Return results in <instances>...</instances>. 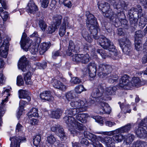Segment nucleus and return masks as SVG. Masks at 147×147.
I'll return each mask as SVG.
<instances>
[{
	"mask_svg": "<svg viewBox=\"0 0 147 147\" xmlns=\"http://www.w3.org/2000/svg\"><path fill=\"white\" fill-rule=\"evenodd\" d=\"M135 45L136 50L137 51H139L142 46L141 40H135Z\"/></svg>",
	"mask_w": 147,
	"mask_h": 147,
	"instance_id": "obj_48",
	"label": "nucleus"
},
{
	"mask_svg": "<svg viewBox=\"0 0 147 147\" xmlns=\"http://www.w3.org/2000/svg\"><path fill=\"white\" fill-rule=\"evenodd\" d=\"M98 8L102 11L103 15L108 18L111 20H113L115 14H114L111 9L110 8L109 4L105 2L98 3Z\"/></svg>",
	"mask_w": 147,
	"mask_h": 147,
	"instance_id": "obj_7",
	"label": "nucleus"
},
{
	"mask_svg": "<svg viewBox=\"0 0 147 147\" xmlns=\"http://www.w3.org/2000/svg\"><path fill=\"white\" fill-rule=\"evenodd\" d=\"M130 83L131 84L132 86H134L136 87H138L140 85L143 84L141 82L140 79L138 77H134L132 78L131 81Z\"/></svg>",
	"mask_w": 147,
	"mask_h": 147,
	"instance_id": "obj_33",
	"label": "nucleus"
},
{
	"mask_svg": "<svg viewBox=\"0 0 147 147\" xmlns=\"http://www.w3.org/2000/svg\"><path fill=\"white\" fill-rule=\"evenodd\" d=\"M100 108L97 111V113L100 114L105 113L109 114L111 112V108L109 105L104 102H101L100 103Z\"/></svg>",
	"mask_w": 147,
	"mask_h": 147,
	"instance_id": "obj_18",
	"label": "nucleus"
},
{
	"mask_svg": "<svg viewBox=\"0 0 147 147\" xmlns=\"http://www.w3.org/2000/svg\"><path fill=\"white\" fill-rule=\"evenodd\" d=\"M71 106L76 108H69L67 109L65 111L66 115H75L78 111L79 112H83L86 111L88 107L87 101L85 99L83 100H77L75 99L72 101L70 103Z\"/></svg>",
	"mask_w": 147,
	"mask_h": 147,
	"instance_id": "obj_5",
	"label": "nucleus"
},
{
	"mask_svg": "<svg viewBox=\"0 0 147 147\" xmlns=\"http://www.w3.org/2000/svg\"><path fill=\"white\" fill-rule=\"evenodd\" d=\"M48 143L51 145L54 144L59 146V147H64L63 144H61L60 142L58 140H57L53 135H50L47 137V140Z\"/></svg>",
	"mask_w": 147,
	"mask_h": 147,
	"instance_id": "obj_24",
	"label": "nucleus"
},
{
	"mask_svg": "<svg viewBox=\"0 0 147 147\" xmlns=\"http://www.w3.org/2000/svg\"><path fill=\"white\" fill-rule=\"evenodd\" d=\"M24 84L22 77L20 76H18L17 78V84L19 86H21L23 85Z\"/></svg>",
	"mask_w": 147,
	"mask_h": 147,
	"instance_id": "obj_50",
	"label": "nucleus"
},
{
	"mask_svg": "<svg viewBox=\"0 0 147 147\" xmlns=\"http://www.w3.org/2000/svg\"><path fill=\"white\" fill-rule=\"evenodd\" d=\"M105 123L107 126L110 127H111L112 126L115 125V123L109 121H106L105 122Z\"/></svg>",
	"mask_w": 147,
	"mask_h": 147,
	"instance_id": "obj_64",
	"label": "nucleus"
},
{
	"mask_svg": "<svg viewBox=\"0 0 147 147\" xmlns=\"http://www.w3.org/2000/svg\"><path fill=\"white\" fill-rule=\"evenodd\" d=\"M147 24V15H142L139 18V26L140 28H144Z\"/></svg>",
	"mask_w": 147,
	"mask_h": 147,
	"instance_id": "obj_30",
	"label": "nucleus"
},
{
	"mask_svg": "<svg viewBox=\"0 0 147 147\" xmlns=\"http://www.w3.org/2000/svg\"><path fill=\"white\" fill-rule=\"evenodd\" d=\"M40 141L41 137L39 135H36L33 139V144L34 146H37L39 144Z\"/></svg>",
	"mask_w": 147,
	"mask_h": 147,
	"instance_id": "obj_43",
	"label": "nucleus"
},
{
	"mask_svg": "<svg viewBox=\"0 0 147 147\" xmlns=\"http://www.w3.org/2000/svg\"><path fill=\"white\" fill-rule=\"evenodd\" d=\"M41 7L43 8H45L47 7L49 4L48 0H40Z\"/></svg>",
	"mask_w": 147,
	"mask_h": 147,
	"instance_id": "obj_55",
	"label": "nucleus"
},
{
	"mask_svg": "<svg viewBox=\"0 0 147 147\" xmlns=\"http://www.w3.org/2000/svg\"><path fill=\"white\" fill-rule=\"evenodd\" d=\"M96 121L99 123L100 124H102L103 123V121L102 120V118L100 116H97L95 117Z\"/></svg>",
	"mask_w": 147,
	"mask_h": 147,
	"instance_id": "obj_61",
	"label": "nucleus"
},
{
	"mask_svg": "<svg viewBox=\"0 0 147 147\" xmlns=\"http://www.w3.org/2000/svg\"><path fill=\"white\" fill-rule=\"evenodd\" d=\"M18 94L19 97L20 98L26 99L28 102L31 100L30 94L27 90H20L18 91Z\"/></svg>",
	"mask_w": 147,
	"mask_h": 147,
	"instance_id": "obj_26",
	"label": "nucleus"
},
{
	"mask_svg": "<svg viewBox=\"0 0 147 147\" xmlns=\"http://www.w3.org/2000/svg\"><path fill=\"white\" fill-rule=\"evenodd\" d=\"M76 92L77 94H80L82 92L86 91V89L83 85H79L76 86L75 89Z\"/></svg>",
	"mask_w": 147,
	"mask_h": 147,
	"instance_id": "obj_42",
	"label": "nucleus"
},
{
	"mask_svg": "<svg viewBox=\"0 0 147 147\" xmlns=\"http://www.w3.org/2000/svg\"><path fill=\"white\" fill-rule=\"evenodd\" d=\"M60 125H58L54 124L51 125V129L52 131L53 132H55L56 131L59 129V127H61Z\"/></svg>",
	"mask_w": 147,
	"mask_h": 147,
	"instance_id": "obj_59",
	"label": "nucleus"
},
{
	"mask_svg": "<svg viewBox=\"0 0 147 147\" xmlns=\"http://www.w3.org/2000/svg\"><path fill=\"white\" fill-rule=\"evenodd\" d=\"M64 120L69 127V129L71 133L74 135L77 134L76 128L80 131H84V136L91 142V144L95 147H103L98 141H96L97 137L96 135L88 131H85L86 127L83 125L77 122L75 118L71 116H66L63 118Z\"/></svg>",
	"mask_w": 147,
	"mask_h": 147,
	"instance_id": "obj_2",
	"label": "nucleus"
},
{
	"mask_svg": "<svg viewBox=\"0 0 147 147\" xmlns=\"http://www.w3.org/2000/svg\"><path fill=\"white\" fill-rule=\"evenodd\" d=\"M144 49H147L145 54H144L142 60V63L145 64L147 63V44L146 43L144 45Z\"/></svg>",
	"mask_w": 147,
	"mask_h": 147,
	"instance_id": "obj_47",
	"label": "nucleus"
},
{
	"mask_svg": "<svg viewBox=\"0 0 147 147\" xmlns=\"http://www.w3.org/2000/svg\"><path fill=\"white\" fill-rule=\"evenodd\" d=\"M105 53V51L103 49H98L97 52L102 57L105 59L107 57H111L113 59H115L117 55L118 54L117 50L115 49L114 46H112V47L108 49Z\"/></svg>",
	"mask_w": 147,
	"mask_h": 147,
	"instance_id": "obj_10",
	"label": "nucleus"
},
{
	"mask_svg": "<svg viewBox=\"0 0 147 147\" xmlns=\"http://www.w3.org/2000/svg\"><path fill=\"white\" fill-rule=\"evenodd\" d=\"M10 91V89H6L4 90V92L3 93V94L6 93V94H7V96L4 99L2 100V102L0 104V125H1L2 122V117L5 113V106L8 101V97L10 95V94L9 93Z\"/></svg>",
	"mask_w": 147,
	"mask_h": 147,
	"instance_id": "obj_12",
	"label": "nucleus"
},
{
	"mask_svg": "<svg viewBox=\"0 0 147 147\" xmlns=\"http://www.w3.org/2000/svg\"><path fill=\"white\" fill-rule=\"evenodd\" d=\"M80 49L79 45H74L73 42L70 40L66 54L67 55L72 56V60L74 61L81 62L82 63H86L90 61V57L88 54H77L74 55V53L79 51Z\"/></svg>",
	"mask_w": 147,
	"mask_h": 147,
	"instance_id": "obj_4",
	"label": "nucleus"
},
{
	"mask_svg": "<svg viewBox=\"0 0 147 147\" xmlns=\"http://www.w3.org/2000/svg\"><path fill=\"white\" fill-rule=\"evenodd\" d=\"M129 21L131 25L132 26H133L136 25L138 21V20L137 19L134 18V17H131L130 18Z\"/></svg>",
	"mask_w": 147,
	"mask_h": 147,
	"instance_id": "obj_56",
	"label": "nucleus"
},
{
	"mask_svg": "<svg viewBox=\"0 0 147 147\" xmlns=\"http://www.w3.org/2000/svg\"><path fill=\"white\" fill-rule=\"evenodd\" d=\"M57 28V26H55V24H53L48 27L47 30V32L48 33L51 34L54 32Z\"/></svg>",
	"mask_w": 147,
	"mask_h": 147,
	"instance_id": "obj_44",
	"label": "nucleus"
},
{
	"mask_svg": "<svg viewBox=\"0 0 147 147\" xmlns=\"http://www.w3.org/2000/svg\"><path fill=\"white\" fill-rule=\"evenodd\" d=\"M50 46V43L49 42L43 43L40 47L41 50L40 51V53L42 54L45 52L49 48Z\"/></svg>",
	"mask_w": 147,
	"mask_h": 147,
	"instance_id": "obj_40",
	"label": "nucleus"
},
{
	"mask_svg": "<svg viewBox=\"0 0 147 147\" xmlns=\"http://www.w3.org/2000/svg\"><path fill=\"white\" fill-rule=\"evenodd\" d=\"M26 11L28 13H34L38 10V8L33 1L30 0L27 5L26 7Z\"/></svg>",
	"mask_w": 147,
	"mask_h": 147,
	"instance_id": "obj_23",
	"label": "nucleus"
},
{
	"mask_svg": "<svg viewBox=\"0 0 147 147\" xmlns=\"http://www.w3.org/2000/svg\"><path fill=\"white\" fill-rule=\"evenodd\" d=\"M57 135L59 137L60 140L62 141L65 140L67 139V137L63 129L61 127H59Z\"/></svg>",
	"mask_w": 147,
	"mask_h": 147,
	"instance_id": "obj_29",
	"label": "nucleus"
},
{
	"mask_svg": "<svg viewBox=\"0 0 147 147\" xmlns=\"http://www.w3.org/2000/svg\"><path fill=\"white\" fill-rule=\"evenodd\" d=\"M137 8H138L136 9L132 8L131 9V10H133L135 11H137L138 12V14H141L142 11L141 7L140 5H138V6Z\"/></svg>",
	"mask_w": 147,
	"mask_h": 147,
	"instance_id": "obj_62",
	"label": "nucleus"
},
{
	"mask_svg": "<svg viewBox=\"0 0 147 147\" xmlns=\"http://www.w3.org/2000/svg\"><path fill=\"white\" fill-rule=\"evenodd\" d=\"M119 45L124 53L129 55L131 51V42L127 38L120 39L119 40Z\"/></svg>",
	"mask_w": 147,
	"mask_h": 147,
	"instance_id": "obj_11",
	"label": "nucleus"
},
{
	"mask_svg": "<svg viewBox=\"0 0 147 147\" xmlns=\"http://www.w3.org/2000/svg\"><path fill=\"white\" fill-rule=\"evenodd\" d=\"M114 131H109V132H103L102 133L99 132V134H103L104 135H107L109 136L113 135L114 134H116L114 135L113 137L112 138L113 139L115 143H118L121 142L124 139L125 137L121 134V133H114Z\"/></svg>",
	"mask_w": 147,
	"mask_h": 147,
	"instance_id": "obj_13",
	"label": "nucleus"
},
{
	"mask_svg": "<svg viewBox=\"0 0 147 147\" xmlns=\"http://www.w3.org/2000/svg\"><path fill=\"white\" fill-rule=\"evenodd\" d=\"M23 127L19 123H18L16 127V130L18 131H21L22 130Z\"/></svg>",
	"mask_w": 147,
	"mask_h": 147,
	"instance_id": "obj_63",
	"label": "nucleus"
},
{
	"mask_svg": "<svg viewBox=\"0 0 147 147\" xmlns=\"http://www.w3.org/2000/svg\"><path fill=\"white\" fill-rule=\"evenodd\" d=\"M65 96L67 100L69 101L74 98V96L73 92L70 91L66 93Z\"/></svg>",
	"mask_w": 147,
	"mask_h": 147,
	"instance_id": "obj_49",
	"label": "nucleus"
},
{
	"mask_svg": "<svg viewBox=\"0 0 147 147\" xmlns=\"http://www.w3.org/2000/svg\"><path fill=\"white\" fill-rule=\"evenodd\" d=\"M31 73L30 72L24 74V79L26 84H31L32 82L31 80Z\"/></svg>",
	"mask_w": 147,
	"mask_h": 147,
	"instance_id": "obj_35",
	"label": "nucleus"
},
{
	"mask_svg": "<svg viewBox=\"0 0 147 147\" xmlns=\"http://www.w3.org/2000/svg\"><path fill=\"white\" fill-rule=\"evenodd\" d=\"M62 113V111L60 109H57L51 112V116L53 118L59 119L60 118Z\"/></svg>",
	"mask_w": 147,
	"mask_h": 147,
	"instance_id": "obj_38",
	"label": "nucleus"
},
{
	"mask_svg": "<svg viewBox=\"0 0 147 147\" xmlns=\"http://www.w3.org/2000/svg\"><path fill=\"white\" fill-rule=\"evenodd\" d=\"M62 25L67 26V28L69 27L70 25L69 23V19L67 17H65L63 18Z\"/></svg>",
	"mask_w": 147,
	"mask_h": 147,
	"instance_id": "obj_51",
	"label": "nucleus"
},
{
	"mask_svg": "<svg viewBox=\"0 0 147 147\" xmlns=\"http://www.w3.org/2000/svg\"><path fill=\"white\" fill-rule=\"evenodd\" d=\"M28 63L26 58L24 56L22 57L20 59L18 64V67L19 69H20L24 71H25L27 70V67Z\"/></svg>",
	"mask_w": 147,
	"mask_h": 147,
	"instance_id": "obj_20",
	"label": "nucleus"
},
{
	"mask_svg": "<svg viewBox=\"0 0 147 147\" xmlns=\"http://www.w3.org/2000/svg\"><path fill=\"white\" fill-rule=\"evenodd\" d=\"M11 141L10 147H20V143L26 141V138L20 136L12 137L10 138Z\"/></svg>",
	"mask_w": 147,
	"mask_h": 147,
	"instance_id": "obj_17",
	"label": "nucleus"
},
{
	"mask_svg": "<svg viewBox=\"0 0 147 147\" xmlns=\"http://www.w3.org/2000/svg\"><path fill=\"white\" fill-rule=\"evenodd\" d=\"M97 39H98V42L100 46L105 49H108L114 46L112 42L109 39L103 36H100Z\"/></svg>",
	"mask_w": 147,
	"mask_h": 147,
	"instance_id": "obj_14",
	"label": "nucleus"
},
{
	"mask_svg": "<svg viewBox=\"0 0 147 147\" xmlns=\"http://www.w3.org/2000/svg\"><path fill=\"white\" fill-rule=\"evenodd\" d=\"M30 37H35V40L37 43L40 44L41 42V38L39 36L36 32H34L30 36Z\"/></svg>",
	"mask_w": 147,
	"mask_h": 147,
	"instance_id": "obj_45",
	"label": "nucleus"
},
{
	"mask_svg": "<svg viewBox=\"0 0 147 147\" xmlns=\"http://www.w3.org/2000/svg\"><path fill=\"white\" fill-rule=\"evenodd\" d=\"M40 98L47 101H51L53 100V98L50 91H45L41 93L40 95Z\"/></svg>",
	"mask_w": 147,
	"mask_h": 147,
	"instance_id": "obj_27",
	"label": "nucleus"
},
{
	"mask_svg": "<svg viewBox=\"0 0 147 147\" xmlns=\"http://www.w3.org/2000/svg\"><path fill=\"white\" fill-rule=\"evenodd\" d=\"M38 109L37 108H32L28 113V117L30 118L32 117H38Z\"/></svg>",
	"mask_w": 147,
	"mask_h": 147,
	"instance_id": "obj_37",
	"label": "nucleus"
},
{
	"mask_svg": "<svg viewBox=\"0 0 147 147\" xmlns=\"http://www.w3.org/2000/svg\"><path fill=\"white\" fill-rule=\"evenodd\" d=\"M104 88L102 85L100 84L98 86V89L94 90L91 95L93 98H100L103 95Z\"/></svg>",
	"mask_w": 147,
	"mask_h": 147,
	"instance_id": "obj_21",
	"label": "nucleus"
},
{
	"mask_svg": "<svg viewBox=\"0 0 147 147\" xmlns=\"http://www.w3.org/2000/svg\"><path fill=\"white\" fill-rule=\"evenodd\" d=\"M147 117L142 120L139 126L135 131L137 136L140 138L146 137L147 135Z\"/></svg>",
	"mask_w": 147,
	"mask_h": 147,
	"instance_id": "obj_9",
	"label": "nucleus"
},
{
	"mask_svg": "<svg viewBox=\"0 0 147 147\" xmlns=\"http://www.w3.org/2000/svg\"><path fill=\"white\" fill-rule=\"evenodd\" d=\"M115 89L116 88L115 87H110L109 88H106L105 91L104 90L103 94H104L105 96L111 95L115 92Z\"/></svg>",
	"mask_w": 147,
	"mask_h": 147,
	"instance_id": "obj_36",
	"label": "nucleus"
},
{
	"mask_svg": "<svg viewBox=\"0 0 147 147\" xmlns=\"http://www.w3.org/2000/svg\"><path fill=\"white\" fill-rule=\"evenodd\" d=\"M62 19V16L60 15H56L53 16V20L55 22V26H57L61 24Z\"/></svg>",
	"mask_w": 147,
	"mask_h": 147,
	"instance_id": "obj_41",
	"label": "nucleus"
},
{
	"mask_svg": "<svg viewBox=\"0 0 147 147\" xmlns=\"http://www.w3.org/2000/svg\"><path fill=\"white\" fill-rule=\"evenodd\" d=\"M97 70L98 71V76L101 78L104 79L111 73L112 68L109 65L100 64L98 65Z\"/></svg>",
	"mask_w": 147,
	"mask_h": 147,
	"instance_id": "obj_8",
	"label": "nucleus"
},
{
	"mask_svg": "<svg viewBox=\"0 0 147 147\" xmlns=\"http://www.w3.org/2000/svg\"><path fill=\"white\" fill-rule=\"evenodd\" d=\"M98 140L104 144L107 147H115V142L112 137H106L105 138L98 137Z\"/></svg>",
	"mask_w": 147,
	"mask_h": 147,
	"instance_id": "obj_16",
	"label": "nucleus"
},
{
	"mask_svg": "<svg viewBox=\"0 0 147 147\" xmlns=\"http://www.w3.org/2000/svg\"><path fill=\"white\" fill-rule=\"evenodd\" d=\"M88 117V115L85 113L79 114L76 116V118L78 120L82 123H84L86 122L87 118Z\"/></svg>",
	"mask_w": 147,
	"mask_h": 147,
	"instance_id": "obj_32",
	"label": "nucleus"
},
{
	"mask_svg": "<svg viewBox=\"0 0 147 147\" xmlns=\"http://www.w3.org/2000/svg\"><path fill=\"white\" fill-rule=\"evenodd\" d=\"M8 41L5 40L0 47V55L5 58L7 57L9 49Z\"/></svg>",
	"mask_w": 147,
	"mask_h": 147,
	"instance_id": "obj_19",
	"label": "nucleus"
},
{
	"mask_svg": "<svg viewBox=\"0 0 147 147\" xmlns=\"http://www.w3.org/2000/svg\"><path fill=\"white\" fill-rule=\"evenodd\" d=\"M70 82L73 84H78L81 82L80 80L78 78L74 77L71 78Z\"/></svg>",
	"mask_w": 147,
	"mask_h": 147,
	"instance_id": "obj_54",
	"label": "nucleus"
},
{
	"mask_svg": "<svg viewBox=\"0 0 147 147\" xmlns=\"http://www.w3.org/2000/svg\"><path fill=\"white\" fill-rule=\"evenodd\" d=\"M61 55V54L60 52V50L54 51L52 53V57L54 58H55L56 57Z\"/></svg>",
	"mask_w": 147,
	"mask_h": 147,
	"instance_id": "obj_60",
	"label": "nucleus"
},
{
	"mask_svg": "<svg viewBox=\"0 0 147 147\" xmlns=\"http://www.w3.org/2000/svg\"><path fill=\"white\" fill-rule=\"evenodd\" d=\"M27 104V102L23 100H20L19 103V107L22 111H23L24 107L25 105Z\"/></svg>",
	"mask_w": 147,
	"mask_h": 147,
	"instance_id": "obj_57",
	"label": "nucleus"
},
{
	"mask_svg": "<svg viewBox=\"0 0 147 147\" xmlns=\"http://www.w3.org/2000/svg\"><path fill=\"white\" fill-rule=\"evenodd\" d=\"M0 16L3 19L4 21L7 20L8 17V14L7 12L5 11L1 13H0Z\"/></svg>",
	"mask_w": 147,
	"mask_h": 147,
	"instance_id": "obj_52",
	"label": "nucleus"
},
{
	"mask_svg": "<svg viewBox=\"0 0 147 147\" xmlns=\"http://www.w3.org/2000/svg\"><path fill=\"white\" fill-rule=\"evenodd\" d=\"M131 85L129 82V77L127 75L122 76L120 80L119 85L124 89H130L131 87Z\"/></svg>",
	"mask_w": 147,
	"mask_h": 147,
	"instance_id": "obj_15",
	"label": "nucleus"
},
{
	"mask_svg": "<svg viewBox=\"0 0 147 147\" xmlns=\"http://www.w3.org/2000/svg\"><path fill=\"white\" fill-rule=\"evenodd\" d=\"M131 125L130 123H128L125 125L119 128L114 131V133H124L128 132L131 128Z\"/></svg>",
	"mask_w": 147,
	"mask_h": 147,
	"instance_id": "obj_28",
	"label": "nucleus"
},
{
	"mask_svg": "<svg viewBox=\"0 0 147 147\" xmlns=\"http://www.w3.org/2000/svg\"><path fill=\"white\" fill-rule=\"evenodd\" d=\"M39 25L41 29L43 31L45 30L47 26L43 19H40L39 20Z\"/></svg>",
	"mask_w": 147,
	"mask_h": 147,
	"instance_id": "obj_46",
	"label": "nucleus"
},
{
	"mask_svg": "<svg viewBox=\"0 0 147 147\" xmlns=\"http://www.w3.org/2000/svg\"><path fill=\"white\" fill-rule=\"evenodd\" d=\"M143 32H144L143 34L142 33V31L141 30H138L136 32L135 37V40H141V38L144 36L147 33V26L144 29Z\"/></svg>",
	"mask_w": 147,
	"mask_h": 147,
	"instance_id": "obj_31",
	"label": "nucleus"
},
{
	"mask_svg": "<svg viewBox=\"0 0 147 147\" xmlns=\"http://www.w3.org/2000/svg\"><path fill=\"white\" fill-rule=\"evenodd\" d=\"M124 142L127 144H129L133 141L134 138V135L131 134H128L127 135L124 136Z\"/></svg>",
	"mask_w": 147,
	"mask_h": 147,
	"instance_id": "obj_34",
	"label": "nucleus"
},
{
	"mask_svg": "<svg viewBox=\"0 0 147 147\" xmlns=\"http://www.w3.org/2000/svg\"><path fill=\"white\" fill-rule=\"evenodd\" d=\"M51 82L53 86L56 88L64 91L67 88L66 86L63 84L60 81L54 78L52 79Z\"/></svg>",
	"mask_w": 147,
	"mask_h": 147,
	"instance_id": "obj_25",
	"label": "nucleus"
},
{
	"mask_svg": "<svg viewBox=\"0 0 147 147\" xmlns=\"http://www.w3.org/2000/svg\"><path fill=\"white\" fill-rule=\"evenodd\" d=\"M26 34L25 33H23L20 41V45L22 48L25 51H28L29 47L31 46L30 51L33 55L36 54L38 53L39 44L37 43L35 45H31L32 41L26 38Z\"/></svg>",
	"mask_w": 147,
	"mask_h": 147,
	"instance_id": "obj_6",
	"label": "nucleus"
},
{
	"mask_svg": "<svg viewBox=\"0 0 147 147\" xmlns=\"http://www.w3.org/2000/svg\"><path fill=\"white\" fill-rule=\"evenodd\" d=\"M66 27L62 25L59 29V34L61 36H63L65 33Z\"/></svg>",
	"mask_w": 147,
	"mask_h": 147,
	"instance_id": "obj_53",
	"label": "nucleus"
},
{
	"mask_svg": "<svg viewBox=\"0 0 147 147\" xmlns=\"http://www.w3.org/2000/svg\"><path fill=\"white\" fill-rule=\"evenodd\" d=\"M105 78H106L110 83H113L116 81L118 79V76L116 74H111L109 76H107Z\"/></svg>",
	"mask_w": 147,
	"mask_h": 147,
	"instance_id": "obj_39",
	"label": "nucleus"
},
{
	"mask_svg": "<svg viewBox=\"0 0 147 147\" xmlns=\"http://www.w3.org/2000/svg\"><path fill=\"white\" fill-rule=\"evenodd\" d=\"M97 68L96 65L94 63H91L89 64L88 69L90 77L93 78L96 76Z\"/></svg>",
	"mask_w": 147,
	"mask_h": 147,
	"instance_id": "obj_22",
	"label": "nucleus"
},
{
	"mask_svg": "<svg viewBox=\"0 0 147 147\" xmlns=\"http://www.w3.org/2000/svg\"><path fill=\"white\" fill-rule=\"evenodd\" d=\"M86 16L87 19L86 25L87 27L89 29L90 35L85 29H84L82 31V35L86 41L90 42L92 41V36L95 39L98 38V36H97V35L99 28L97 25L96 19L94 16L90 13L89 11H86Z\"/></svg>",
	"mask_w": 147,
	"mask_h": 147,
	"instance_id": "obj_3",
	"label": "nucleus"
},
{
	"mask_svg": "<svg viewBox=\"0 0 147 147\" xmlns=\"http://www.w3.org/2000/svg\"><path fill=\"white\" fill-rule=\"evenodd\" d=\"M142 141L138 140L133 143L132 147H142Z\"/></svg>",
	"mask_w": 147,
	"mask_h": 147,
	"instance_id": "obj_58",
	"label": "nucleus"
},
{
	"mask_svg": "<svg viewBox=\"0 0 147 147\" xmlns=\"http://www.w3.org/2000/svg\"><path fill=\"white\" fill-rule=\"evenodd\" d=\"M64 120L69 127V129L71 133L74 135L77 134L76 128L80 131H84V136L91 142V144L95 147H103L98 141H96L97 137L96 135L88 131H85L86 127L83 125L77 122L75 118L71 116H66L63 118Z\"/></svg>",
	"mask_w": 147,
	"mask_h": 147,
	"instance_id": "obj_1",
	"label": "nucleus"
}]
</instances>
